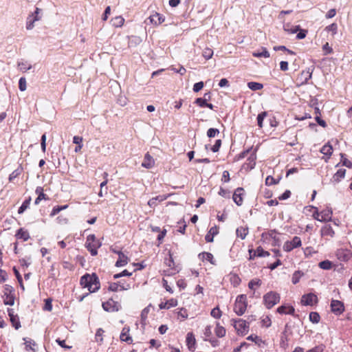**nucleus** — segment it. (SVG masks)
Listing matches in <instances>:
<instances>
[{
	"label": "nucleus",
	"mask_w": 352,
	"mask_h": 352,
	"mask_svg": "<svg viewBox=\"0 0 352 352\" xmlns=\"http://www.w3.org/2000/svg\"><path fill=\"white\" fill-rule=\"evenodd\" d=\"M80 285L87 287L90 292H95L100 288V282L95 274H85L80 278Z\"/></svg>",
	"instance_id": "f257e3e1"
},
{
	"label": "nucleus",
	"mask_w": 352,
	"mask_h": 352,
	"mask_svg": "<svg viewBox=\"0 0 352 352\" xmlns=\"http://www.w3.org/2000/svg\"><path fill=\"white\" fill-rule=\"evenodd\" d=\"M101 246V243L96 239L94 234H90L87 237L86 248L92 256L98 254V249Z\"/></svg>",
	"instance_id": "f03ea898"
},
{
	"label": "nucleus",
	"mask_w": 352,
	"mask_h": 352,
	"mask_svg": "<svg viewBox=\"0 0 352 352\" xmlns=\"http://www.w3.org/2000/svg\"><path fill=\"white\" fill-rule=\"evenodd\" d=\"M280 295L275 292H270L263 296L264 305L267 309H271L280 301Z\"/></svg>",
	"instance_id": "7ed1b4c3"
},
{
	"label": "nucleus",
	"mask_w": 352,
	"mask_h": 352,
	"mask_svg": "<svg viewBox=\"0 0 352 352\" xmlns=\"http://www.w3.org/2000/svg\"><path fill=\"white\" fill-rule=\"evenodd\" d=\"M247 308L246 296L239 295L236 297L234 305V311L238 316H242Z\"/></svg>",
	"instance_id": "20e7f679"
},
{
	"label": "nucleus",
	"mask_w": 352,
	"mask_h": 352,
	"mask_svg": "<svg viewBox=\"0 0 352 352\" xmlns=\"http://www.w3.org/2000/svg\"><path fill=\"white\" fill-rule=\"evenodd\" d=\"M3 302L5 305L12 306L14 304V290L9 285H5L3 288Z\"/></svg>",
	"instance_id": "39448f33"
},
{
	"label": "nucleus",
	"mask_w": 352,
	"mask_h": 352,
	"mask_svg": "<svg viewBox=\"0 0 352 352\" xmlns=\"http://www.w3.org/2000/svg\"><path fill=\"white\" fill-rule=\"evenodd\" d=\"M41 10L36 8L33 13L28 15L26 20V29L28 30H32L34 28L35 22L41 19Z\"/></svg>",
	"instance_id": "423d86ee"
},
{
	"label": "nucleus",
	"mask_w": 352,
	"mask_h": 352,
	"mask_svg": "<svg viewBox=\"0 0 352 352\" xmlns=\"http://www.w3.org/2000/svg\"><path fill=\"white\" fill-rule=\"evenodd\" d=\"M234 327L239 334L245 335L249 331V325L243 319L233 320Z\"/></svg>",
	"instance_id": "0eeeda50"
},
{
	"label": "nucleus",
	"mask_w": 352,
	"mask_h": 352,
	"mask_svg": "<svg viewBox=\"0 0 352 352\" xmlns=\"http://www.w3.org/2000/svg\"><path fill=\"white\" fill-rule=\"evenodd\" d=\"M302 245L301 239L298 236H294L292 241H287L283 244V250L289 252L294 248L300 247Z\"/></svg>",
	"instance_id": "6e6552de"
},
{
	"label": "nucleus",
	"mask_w": 352,
	"mask_h": 352,
	"mask_svg": "<svg viewBox=\"0 0 352 352\" xmlns=\"http://www.w3.org/2000/svg\"><path fill=\"white\" fill-rule=\"evenodd\" d=\"M102 306L104 310L109 312L118 311L121 309V305L113 299H109L107 301L102 302Z\"/></svg>",
	"instance_id": "1a4fd4ad"
},
{
	"label": "nucleus",
	"mask_w": 352,
	"mask_h": 352,
	"mask_svg": "<svg viewBox=\"0 0 352 352\" xmlns=\"http://www.w3.org/2000/svg\"><path fill=\"white\" fill-rule=\"evenodd\" d=\"M331 311L336 315H340L344 311V306L342 302L338 300H332L331 302Z\"/></svg>",
	"instance_id": "9d476101"
},
{
	"label": "nucleus",
	"mask_w": 352,
	"mask_h": 352,
	"mask_svg": "<svg viewBox=\"0 0 352 352\" xmlns=\"http://www.w3.org/2000/svg\"><path fill=\"white\" fill-rule=\"evenodd\" d=\"M317 302L318 297L313 293L305 294L302 296L301 302L304 305L312 306L314 304L317 303Z\"/></svg>",
	"instance_id": "9b49d317"
},
{
	"label": "nucleus",
	"mask_w": 352,
	"mask_h": 352,
	"mask_svg": "<svg viewBox=\"0 0 352 352\" xmlns=\"http://www.w3.org/2000/svg\"><path fill=\"white\" fill-rule=\"evenodd\" d=\"M336 256L341 261H347L351 258V254L346 249H338L336 252Z\"/></svg>",
	"instance_id": "f8f14e48"
},
{
	"label": "nucleus",
	"mask_w": 352,
	"mask_h": 352,
	"mask_svg": "<svg viewBox=\"0 0 352 352\" xmlns=\"http://www.w3.org/2000/svg\"><path fill=\"white\" fill-rule=\"evenodd\" d=\"M8 314L10 317V322L12 326L16 329H19L21 327V323L17 315H14L13 309H8Z\"/></svg>",
	"instance_id": "ddd939ff"
},
{
	"label": "nucleus",
	"mask_w": 352,
	"mask_h": 352,
	"mask_svg": "<svg viewBox=\"0 0 352 352\" xmlns=\"http://www.w3.org/2000/svg\"><path fill=\"white\" fill-rule=\"evenodd\" d=\"M243 188H237L232 196L233 201L237 206H241L243 204Z\"/></svg>",
	"instance_id": "4468645a"
},
{
	"label": "nucleus",
	"mask_w": 352,
	"mask_h": 352,
	"mask_svg": "<svg viewBox=\"0 0 352 352\" xmlns=\"http://www.w3.org/2000/svg\"><path fill=\"white\" fill-rule=\"evenodd\" d=\"M148 19L152 24L155 25H159L165 21L164 16L162 14L157 12H155V14L151 15Z\"/></svg>",
	"instance_id": "2eb2a0df"
},
{
	"label": "nucleus",
	"mask_w": 352,
	"mask_h": 352,
	"mask_svg": "<svg viewBox=\"0 0 352 352\" xmlns=\"http://www.w3.org/2000/svg\"><path fill=\"white\" fill-rule=\"evenodd\" d=\"M154 164L155 160L153 157L148 153H146L142 163V166L149 169L153 167Z\"/></svg>",
	"instance_id": "dca6fc26"
},
{
	"label": "nucleus",
	"mask_w": 352,
	"mask_h": 352,
	"mask_svg": "<svg viewBox=\"0 0 352 352\" xmlns=\"http://www.w3.org/2000/svg\"><path fill=\"white\" fill-rule=\"evenodd\" d=\"M346 174V169L340 168L338 171L333 175L331 179V182L333 184H337L340 182L342 179L344 178Z\"/></svg>",
	"instance_id": "f3484780"
},
{
	"label": "nucleus",
	"mask_w": 352,
	"mask_h": 352,
	"mask_svg": "<svg viewBox=\"0 0 352 352\" xmlns=\"http://www.w3.org/2000/svg\"><path fill=\"white\" fill-rule=\"evenodd\" d=\"M195 338L192 332H189L186 335V344L190 351H194L195 349Z\"/></svg>",
	"instance_id": "a211bd4d"
},
{
	"label": "nucleus",
	"mask_w": 352,
	"mask_h": 352,
	"mask_svg": "<svg viewBox=\"0 0 352 352\" xmlns=\"http://www.w3.org/2000/svg\"><path fill=\"white\" fill-rule=\"evenodd\" d=\"M313 69L308 68L307 70L302 71L299 76L301 83H307V81L311 78Z\"/></svg>",
	"instance_id": "6ab92c4d"
},
{
	"label": "nucleus",
	"mask_w": 352,
	"mask_h": 352,
	"mask_svg": "<svg viewBox=\"0 0 352 352\" xmlns=\"http://www.w3.org/2000/svg\"><path fill=\"white\" fill-rule=\"evenodd\" d=\"M219 232V228L217 226H213L210 228L208 234L205 236V239L206 242L211 243L213 241L214 236L217 235Z\"/></svg>",
	"instance_id": "aec40b11"
},
{
	"label": "nucleus",
	"mask_w": 352,
	"mask_h": 352,
	"mask_svg": "<svg viewBox=\"0 0 352 352\" xmlns=\"http://www.w3.org/2000/svg\"><path fill=\"white\" fill-rule=\"evenodd\" d=\"M129 258L122 252H118V259L116 263V267H123L128 263Z\"/></svg>",
	"instance_id": "412c9836"
},
{
	"label": "nucleus",
	"mask_w": 352,
	"mask_h": 352,
	"mask_svg": "<svg viewBox=\"0 0 352 352\" xmlns=\"http://www.w3.org/2000/svg\"><path fill=\"white\" fill-rule=\"evenodd\" d=\"M295 309L292 306L282 305L277 309V312L280 314H294Z\"/></svg>",
	"instance_id": "4be33fe9"
},
{
	"label": "nucleus",
	"mask_w": 352,
	"mask_h": 352,
	"mask_svg": "<svg viewBox=\"0 0 352 352\" xmlns=\"http://www.w3.org/2000/svg\"><path fill=\"white\" fill-rule=\"evenodd\" d=\"M129 327H124L122 330V332L120 333V340L124 342H126L128 343L132 342V338L129 334Z\"/></svg>",
	"instance_id": "5701e85b"
},
{
	"label": "nucleus",
	"mask_w": 352,
	"mask_h": 352,
	"mask_svg": "<svg viewBox=\"0 0 352 352\" xmlns=\"http://www.w3.org/2000/svg\"><path fill=\"white\" fill-rule=\"evenodd\" d=\"M168 196L166 195H159L155 197H153L148 201V205L150 207H155L157 206V202H162L166 199Z\"/></svg>",
	"instance_id": "b1692460"
},
{
	"label": "nucleus",
	"mask_w": 352,
	"mask_h": 352,
	"mask_svg": "<svg viewBox=\"0 0 352 352\" xmlns=\"http://www.w3.org/2000/svg\"><path fill=\"white\" fill-rule=\"evenodd\" d=\"M321 235L322 236H330L333 237L334 235V231L330 225H325L321 228Z\"/></svg>",
	"instance_id": "393cba45"
},
{
	"label": "nucleus",
	"mask_w": 352,
	"mask_h": 352,
	"mask_svg": "<svg viewBox=\"0 0 352 352\" xmlns=\"http://www.w3.org/2000/svg\"><path fill=\"white\" fill-rule=\"evenodd\" d=\"M177 300L174 299V298H171L168 300H167L166 302H161L160 305H159V307L161 309H170L171 307H174L175 306H177Z\"/></svg>",
	"instance_id": "a878e982"
},
{
	"label": "nucleus",
	"mask_w": 352,
	"mask_h": 352,
	"mask_svg": "<svg viewBox=\"0 0 352 352\" xmlns=\"http://www.w3.org/2000/svg\"><path fill=\"white\" fill-rule=\"evenodd\" d=\"M320 152L327 156V158H325L324 160L325 162H327L330 156L332 155L333 148L330 144H327L322 147Z\"/></svg>",
	"instance_id": "bb28decb"
},
{
	"label": "nucleus",
	"mask_w": 352,
	"mask_h": 352,
	"mask_svg": "<svg viewBox=\"0 0 352 352\" xmlns=\"http://www.w3.org/2000/svg\"><path fill=\"white\" fill-rule=\"evenodd\" d=\"M321 217L320 221H328L331 219L332 211L331 209H325L320 212Z\"/></svg>",
	"instance_id": "cd10ccee"
},
{
	"label": "nucleus",
	"mask_w": 352,
	"mask_h": 352,
	"mask_svg": "<svg viewBox=\"0 0 352 352\" xmlns=\"http://www.w3.org/2000/svg\"><path fill=\"white\" fill-rule=\"evenodd\" d=\"M109 289L112 292H118L126 290L127 289V288L125 287L123 284H121L120 282H118L110 283L109 286Z\"/></svg>",
	"instance_id": "c85d7f7f"
},
{
	"label": "nucleus",
	"mask_w": 352,
	"mask_h": 352,
	"mask_svg": "<svg viewBox=\"0 0 352 352\" xmlns=\"http://www.w3.org/2000/svg\"><path fill=\"white\" fill-rule=\"evenodd\" d=\"M199 258L204 261H208L211 264L215 265V261L214 260L213 255L210 252H202L199 255Z\"/></svg>",
	"instance_id": "c756f323"
},
{
	"label": "nucleus",
	"mask_w": 352,
	"mask_h": 352,
	"mask_svg": "<svg viewBox=\"0 0 352 352\" xmlns=\"http://www.w3.org/2000/svg\"><path fill=\"white\" fill-rule=\"evenodd\" d=\"M206 96H208V98H210V93L205 94L204 98H197L195 100V103L197 104L200 107H206L208 100V98H206Z\"/></svg>",
	"instance_id": "7c9ffc66"
},
{
	"label": "nucleus",
	"mask_w": 352,
	"mask_h": 352,
	"mask_svg": "<svg viewBox=\"0 0 352 352\" xmlns=\"http://www.w3.org/2000/svg\"><path fill=\"white\" fill-rule=\"evenodd\" d=\"M236 232L238 237L244 239L248 234V228L241 226L236 229Z\"/></svg>",
	"instance_id": "2f4dec72"
},
{
	"label": "nucleus",
	"mask_w": 352,
	"mask_h": 352,
	"mask_svg": "<svg viewBox=\"0 0 352 352\" xmlns=\"http://www.w3.org/2000/svg\"><path fill=\"white\" fill-rule=\"evenodd\" d=\"M73 143L76 144L74 148L75 152H78L82 147V138L80 136H74L73 138Z\"/></svg>",
	"instance_id": "473e14b6"
},
{
	"label": "nucleus",
	"mask_w": 352,
	"mask_h": 352,
	"mask_svg": "<svg viewBox=\"0 0 352 352\" xmlns=\"http://www.w3.org/2000/svg\"><path fill=\"white\" fill-rule=\"evenodd\" d=\"M18 239H21L26 241L30 238V234L28 231L24 230L23 228H20L16 234Z\"/></svg>",
	"instance_id": "72a5a7b5"
},
{
	"label": "nucleus",
	"mask_w": 352,
	"mask_h": 352,
	"mask_svg": "<svg viewBox=\"0 0 352 352\" xmlns=\"http://www.w3.org/2000/svg\"><path fill=\"white\" fill-rule=\"evenodd\" d=\"M303 276L304 273L302 271H295L292 277V283L294 285L297 284Z\"/></svg>",
	"instance_id": "f704fd0d"
},
{
	"label": "nucleus",
	"mask_w": 352,
	"mask_h": 352,
	"mask_svg": "<svg viewBox=\"0 0 352 352\" xmlns=\"http://www.w3.org/2000/svg\"><path fill=\"white\" fill-rule=\"evenodd\" d=\"M270 255V253L265 251L261 247H258L256 250L254 251V256L258 257H266Z\"/></svg>",
	"instance_id": "c9c22d12"
},
{
	"label": "nucleus",
	"mask_w": 352,
	"mask_h": 352,
	"mask_svg": "<svg viewBox=\"0 0 352 352\" xmlns=\"http://www.w3.org/2000/svg\"><path fill=\"white\" fill-rule=\"evenodd\" d=\"M31 197H29L28 199H26L22 204V205L19 207L18 210L19 214H22L24 212V211L29 208L30 202H31Z\"/></svg>",
	"instance_id": "e433bc0d"
},
{
	"label": "nucleus",
	"mask_w": 352,
	"mask_h": 352,
	"mask_svg": "<svg viewBox=\"0 0 352 352\" xmlns=\"http://www.w3.org/2000/svg\"><path fill=\"white\" fill-rule=\"evenodd\" d=\"M256 157L255 153H252L250 155V157L248 159V162L246 164L248 166V168H249L250 169H252L254 168V166L256 165Z\"/></svg>",
	"instance_id": "4c0bfd02"
},
{
	"label": "nucleus",
	"mask_w": 352,
	"mask_h": 352,
	"mask_svg": "<svg viewBox=\"0 0 352 352\" xmlns=\"http://www.w3.org/2000/svg\"><path fill=\"white\" fill-rule=\"evenodd\" d=\"M248 87L252 91H257L261 90L263 87V85L259 82H250L248 83Z\"/></svg>",
	"instance_id": "58836bf2"
},
{
	"label": "nucleus",
	"mask_w": 352,
	"mask_h": 352,
	"mask_svg": "<svg viewBox=\"0 0 352 352\" xmlns=\"http://www.w3.org/2000/svg\"><path fill=\"white\" fill-rule=\"evenodd\" d=\"M215 334L219 338H222L226 335V329L222 326H220L219 323L217 324L215 328Z\"/></svg>",
	"instance_id": "ea45409f"
},
{
	"label": "nucleus",
	"mask_w": 352,
	"mask_h": 352,
	"mask_svg": "<svg viewBox=\"0 0 352 352\" xmlns=\"http://www.w3.org/2000/svg\"><path fill=\"white\" fill-rule=\"evenodd\" d=\"M65 209H66V205L56 206L53 208L50 215V217H54V216L58 214L62 210H64Z\"/></svg>",
	"instance_id": "a19ab883"
},
{
	"label": "nucleus",
	"mask_w": 352,
	"mask_h": 352,
	"mask_svg": "<svg viewBox=\"0 0 352 352\" xmlns=\"http://www.w3.org/2000/svg\"><path fill=\"white\" fill-rule=\"evenodd\" d=\"M252 55L254 57H265V58L270 57V53L267 50L266 48H263L261 52H258V51L254 52H253Z\"/></svg>",
	"instance_id": "79ce46f5"
},
{
	"label": "nucleus",
	"mask_w": 352,
	"mask_h": 352,
	"mask_svg": "<svg viewBox=\"0 0 352 352\" xmlns=\"http://www.w3.org/2000/svg\"><path fill=\"white\" fill-rule=\"evenodd\" d=\"M18 67L21 71L23 72H25L28 70H30L32 68V65L30 64H28L27 62H19L18 63Z\"/></svg>",
	"instance_id": "37998d69"
},
{
	"label": "nucleus",
	"mask_w": 352,
	"mask_h": 352,
	"mask_svg": "<svg viewBox=\"0 0 352 352\" xmlns=\"http://www.w3.org/2000/svg\"><path fill=\"white\" fill-rule=\"evenodd\" d=\"M325 30L327 32H331V34L333 36L337 33L338 25L335 23H331L325 28Z\"/></svg>",
	"instance_id": "c03bdc74"
},
{
	"label": "nucleus",
	"mask_w": 352,
	"mask_h": 352,
	"mask_svg": "<svg viewBox=\"0 0 352 352\" xmlns=\"http://www.w3.org/2000/svg\"><path fill=\"white\" fill-rule=\"evenodd\" d=\"M284 30L286 32H288L291 34L296 33L298 30H300V26L299 25H295L289 28V24H286L284 25Z\"/></svg>",
	"instance_id": "a18cd8bd"
},
{
	"label": "nucleus",
	"mask_w": 352,
	"mask_h": 352,
	"mask_svg": "<svg viewBox=\"0 0 352 352\" xmlns=\"http://www.w3.org/2000/svg\"><path fill=\"white\" fill-rule=\"evenodd\" d=\"M320 319V315L317 312H311L309 314V320L313 323L317 324Z\"/></svg>",
	"instance_id": "49530a36"
},
{
	"label": "nucleus",
	"mask_w": 352,
	"mask_h": 352,
	"mask_svg": "<svg viewBox=\"0 0 352 352\" xmlns=\"http://www.w3.org/2000/svg\"><path fill=\"white\" fill-rule=\"evenodd\" d=\"M267 113L266 111H263V112H261V113H259L258 115V116H257V123H258V126L260 128L263 127V120L267 116Z\"/></svg>",
	"instance_id": "de8ad7c7"
},
{
	"label": "nucleus",
	"mask_w": 352,
	"mask_h": 352,
	"mask_svg": "<svg viewBox=\"0 0 352 352\" xmlns=\"http://www.w3.org/2000/svg\"><path fill=\"white\" fill-rule=\"evenodd\" d=\"M319 267L322 270H330L332 267V263L328 260H325L319 263Z\"/></svg>",
	"instance_id": "09e8293b"
},
{
	"label": "nucleus",
	"mask_w": 352,
	"mask_h": 352,
	"mask_svg": "<svg viewBox=\"0 0 352 352\" xmlns=\"http://www.w3.org/2000/svg\"><path fill=\"white\" fill-rule=\"evenodd\" d=\"M202 55L206 60H208L212 58L213 55V51L212 49L206 47L204 50Z\"/></svg>",
	"instance_id": "8fccbe9b"
},
{
	"label": "nucleus",
	"mask_w": 352,
	"mask_h": 352,
	"mask_svg": "<svg viewBox=\"0 0 352 352\" xmlns=\"http://www.w3.org/2000/svg\"><path fill=\"white\" fill-rule=\"evenodd\" d=\"M261 280L258 278H254L251 280L248 283V287L250 289H253L254 286H260Z\"/></svg>",
	"instance_id": "3c124183"
},
{
	"label": "nucleus",
	"mask_w": 352,
	"mask_h": 352,
	"mask_svg": "<svg viewBox=\"0 0 352 352\" xmlns=\"http://www.w3.org/2000/svg\"><path fill=\"white\" fill-rule=\"evenodd\" d=\"M169 258L165 260V264L168 266L170 269L173 270L175 267V263L172 257L170 252H168Z\"/></svg>",
	"instance_id": "603ef678"
},
{
	"label": "nucleus",
	"mask_w": 352,
	"mask_h": 352,
	"mask_svg": "<svg viewBox=\"0 0 352 352\" xmlns=\"http://www.w3.org/2000/svg\"><path fill=\"white\" fill-rule=\"evenodd\" d=\"M113 21V25L116 27H121L124 22V19L120 16L115 17Z\"/></svg>",
	"instance_id": "864d4df0"
},
{
	"label": "nucleus",
	"mask_w": 352,
	"mask_h": 352,
	"mask_svg": "<svg viewBox=\"0 0 352 352\" xmlns=\"http://www.w3.org/2000/svg\"><path fill=\"white\" fill-rule=\"evenodd\" d=\"M19 88L21 91L26 90L27 85L26 80L24 77H21L19 80Z\"/></svg>",
	"instance_id": "5fc2aeb1"
},
{
	"label": "nucleus",
	"mask_w": 352,
	"mask_h": 352,
	"mask_svg": "<svg viewBox=\"0 0 352 352\" xmlns=\"http://www.w3.org/2000/svg\"><path fill=\"white\" fill-rule=\"evenodd\" d=\"M211 316L214 318H220L221 316V311L218 307L212 309Z\"/></svg>",
	"instance_id": "6e6d98bb"
},
{
	"label": "nucleus",
	"mask_w": 352,
	"mask_h": 352,
	"mask_svg": "<svg viewBox=\"0 0 352 352\" xmlns=\"http://www.w3.org/2000/svg\"><path fill=\"white\" fill-rule=\"evenodd\" d=\"M219 133V131L217 129L210 128L207 131V135L209 138H214Z\"/></svg>",
	"instance_id": "4d7b16f0"
},
{
	"label": "nucleus",
	"mask_w": 352,
	"mask_h": 352,
	"mask_svg": "<svg viewBox=\"0 0 352 352\" xmlns=\"http://www.w3.org/2000/svg\"><path fill=\"white\" fill-rule=\"evenodd\" d=\"M21 173V168H19L14 170L9 176V180L11 182L17 177Z\"/></svg>",
	"instance_id": "13d9d810"
},
{
	"label": "nucleus",
	"mask_w": 352,
	"mask_h": 352,
	"mask_svg": "<svg viewBox=\"0 0 352 352\" xmlns=\"http://www.w3.org/2000/svg\"><path fill=\"white\" fill-rule=\"evenodd\" d=\"M131 274H132V273L128 272L126 270H124L121 273L114 274L113 278L115 279H117L122 276H131Z\"/></svg>",
	"instance_id": "bf43d9fd"
},
{
	"label": "nucleus",
	"mask_w": 352,
	"mask_h": 352,
	"mask_svg": "<svg viewBox=\"0 0 352 352\" xmlns=\"http://www.w3.org/2000/svg\"><path fill=\"white\" fill-rule=\"evenodd\" d=\"M342 157V163L343 166H345L348 168H352V162L349 161L348 159L344 157V154H340Z\"/></svg>",
	"instance_id": "052dcab7"
},
{
	"label": "nucleus",
	"mask_w": 352,
	"mask_h": 352,
	"mask_svg": "<svg viewBox=\"0 0 352 352\" xmlns=\"http://www.w3.org/2000/svg\"><path fill=\"white\" fill-rule=\"evenodd\" d=\"M56 221L59 225H64L66 223V217L65 215L61 214L56 217Z\"/></svg>",
	"instance_id": "680f3d73"
},
{
	"label": "nucleus",
	"mask_w": 352,
	"mask_h": 352,
	"mask_svg": "<svg viewBox=\"0 0 352 352\" xmlns=\"http://www.w3.org/2000/svg\"><path fill=\"white\" fill-rule=\"evenodd\" d=\"M221 140H217L216 142H215V144L211 148V150L214 153H216V152H217L219 150V148L221 147Z\"/></svg>",
	"instance_id": "e2e57ef3"
},
{
	"label": "nucleus",
	"mask_w": 352,
	"mask_h": 352,
	"mask_svg": "<svg viewBox=\"0 0 352 352\" xmlns=\"http://www.w3.org/2000/svg\"><path fill=\"white\" fill-rule=\"evenodd\" d=\"M204 87V82L202 81L195 83L193 85V91L195 92L199 91Z\"/></svg>",
	"instance_id": "0e129e2a"
},
{
	"label": "nucleus",
	"mask_w": 352,
	"mask_h": 352,
	"mask_svg": "<svg viewBox=\"0 0 352 352\" xmlns=\"http://www.w3.org/2000/svg\"><path fill=\"white\" fill-rule=\"evenodd\" d=\"M52 309V300L50 299H46L43 309L45 311H51Z\"/></svg>",
	"instance_id": "69168bd1"
},
{
	"label": "nucleus",
	"mask_w": 352,
	"mask_h": 352,
	"mask_svg": "<svg viewBox=\"0 0 352 352\" xmlns=\"http://www.w3.org/2000/svg\"><path fill=\"white\" fill-rule=\"evenodd\" d=\"M219 195L223 197H226V198H229L230 197V192L228 190H226L223 188H220V190L219 192Z\"/></svg>",
	"instance_id": "338daca9"
},
{
	"label": "nucleus",
	"mask_w": 352,
	"mask_h": 352,
	"mask_svg": "<svg viewBox=\"0 0 352 352\" xmlns=\"http://www.w3.org/2000/svg\"><path fill=\"white\" fill-rule=\"evenodd\" d=\"M178 317L182 318V320L187 318L188 314L186 310L184 309H181L180 311L178 312Z\"/></svg>",
	"instance_id": "774afa93"
}]
</instances>
